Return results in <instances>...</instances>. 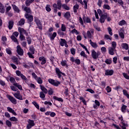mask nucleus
I'll list each match as a JSON object with an SVG mask.
<instances>
[{
  "label": "nucleus",
  "instance_id": "ddd939ff",
  "mask_svg": "<svg viewBox=\"0 0 129 129\" xmlns=\"http://www.w3.org/2000/svg\"><path fill=\"white\" fill-rule=\"evenodd\" d=\"M18 32H19L20 35H23L24 34L26 37L28 36V31L22 27H18Z\"/></svg>",
  "mask_w": 129,
  "mask_h": 129
},
{
  "label": "nucleus",
  "instance_id": "e2e57ef3",
  "mask_svg": "<svg viewBox=\"0 0 129 129\" xmlns=\"http://www.w3.org/2000/svg\"><path fill=\"white\" fill-rule=\"evenodd\" d=\"M122 75L125 79H127V80H129V76L126 73H123Z\"/></svg>",
  "mask_w": 129,
  "mask_h": 129
},
{
  "label": "nucleus",
  "instance_id": "c85d7f7f",
  "mask_svg": "<svg viewBox=\"0 0 129 129\" xmlns=\"http://www.w3.org/2000/svg\"><path fill=\"white\" fill-rule=\"evenodd\" d=\"M7 110L9 111V112H10L11 113H12V114L14 115H17V113H16V111L13 108H11L10 107H7Z\"/></svg>",
  "mask_w": 129,
  "mask_h": 129
},
{
  "label": "nucleus",
  "instance_id": "ea45409f",
  "mask_svg": "<svg viewBox=\"0 0 129 129\" xmlns=\"http://www.w3.org/2000/svg\"><path fill=\"white\" fill-rule=\"evenodd\" d=\"M13 85L16 86V87H17L20 90H23V87H22V85L19 84L18 83H15L13 84Z\"/></svg>",
  "mask_w": 129,
  "mask_h": 129
},
{
  "label": "nucleus",
  "instance_id": "473e14b6",
  "mask_svg": "<svg viewBox=\"0 0 129 129\" xmlns=\"http://www.w3.org/2000/svg\"><path fill=\"white\" fill-rule=\"evenodd\" d=\"M79 9V5L78 4H76L73 7V11L75 14H77V10Z\"/></svg>",
  "mask_w": 129,
  "mask_h": 129
},
{
  "label": "nucleus",
  "instance_id": "8fccbe9b",
  "mask_svg": "<svg viewBox=\"0 0 129 129\" xmlns=\"http://www.w3.org/2000/svg\"><path fill=\"white\" fill-rule=\"evenodd\" d=\"M29 51H30L32 54H35V48H34V46H30L29 47Z\"/></svg>",
  "mask_w": 129,
  "mask_h": 129
},
{
  "label": "nucleus",
  "instance_id": "f3484780",
  "mask_svg": "<svg viewBox=\"0 0 129 129\" xmlns=\"http://www.w3.org/2000/svg\"><path fill=\"white\" fill-rule=\"evenodd\" d=\"M107 13H105L102 15L101 16L100 19V22L101 23V24H103L104 22H105V20L106 19V18H107Z\"/></svg>",
  "mask_w": 129,
  "mask_h": 129
},
{
  "label": "nucleus",
  "instance_id": "603ef678",
  "mask_svg": "<svg viewBox=\"0 0 129 129\" xmlns=\"http://www.w3.org/2000/svg\"><path fill=\"white\" fill-rule=\"evenodd\" d=\"M103 9H105V10H108V11H109L110 10V6L107 4H104L103 6Z\"/></svg>",
  "mask_w": 129,
  "mask_h": 129
},
{
  "label": "nucleus",
  "instance_id": "c756f323",
  "mask_svg": "<svg viewBox=\"0 0 129 129\" xmlns=\"http://www.w3.org/2000/svg\"><path fill=\"white\" fill-rule=\"evenodd\" d=\"M40 87L41 90H42V92L44 93L45 94H47V93H48V90H47L44 86L40 85Z\"/></svg>",
  "mask_w": 129,
  "mask_h": 129
},
{
  "label": "nucleus",
  "instance_id": "cd10ccee",
  "mask_svg": "<svg viewBox=\"0 0 129 129\" xmlns=\"http://www.w3.org/2000/svg\"><path fill=\"white\" fill-rule=\"evenodd\" d=\"M65 44H67V41L66 40L63 39V38H60L59 40V44L61 47H64V45Z\"/></svg>",
  "mask_w": 129,
  "mask_h": 129
},
{
  "label": "nucleus",
  "instance_id": "49530a36",
  "mask_svg": "<svg viewBox=\"0 0 129 129\" xmlns=\"http://www.w3.org/2000/svg\"><path fill=\"white\" fill-rule=\"evenodd\" d=\"M32 104H33V105H34V106H35V107L37 109H40V106L39 105V104H38V103H37V102L36 101H33L32 102Z\"/></svg>",
  "mask_w": 129,
  "mask_h": 129
},
{
  "label": "nucleus",
  "instance_id": "aec40b11",
  "mask_svg": "<svg viewBox=\"0 0 129 129\" xmlns=\"http://www.w3.org/2000/svg\"><path fill=\"white\" fill-rule=\"evenodd\" d=\"M70 61H71L72 62H75L77 65H80V64L81 63V61L79 59H76L73 57H71L70 58Z\"/></svg>",
  "mask_w": 129,
  "mask_h": 129
},
{
  "label": "nucleus",
  "instance_id": "f03ea898",
  "mask_svg": "<svg viewBox=\"0 0 129 129\" xmlns=\"http://www.w3.org/2000/svg\"><path fill=\"white\" fill-rule=\"evenodd\" d=\"M94 33V30L93 29H91L90 31L87 32V34L85 31H83V35L85 39H92V34Z\"/></svg>",
  "mask_w": 129,
  "mask_h": 129
},
{
  "label": "nucleus",
  "instance_id": "052dcab7",
  "mask_svg": "<svg viewBox=\"0 0 129 129\" xmlns=\"http://www.w3.org/2000/svg\"><path fill=\"white\" fill-rule=\"evenodd\" d=\"M45 10L47 12H51V6L47 5L45 7Z\"/></svg>",
  "mask_w": 129,
  "mask_h": 129
},
{
  "label": "nucleus",
  "instance_id": "a19ab883",
  "mask_svg": "<svg viewBox=\"0 0 129 129\" xmlns=\"http://www.w3.org/2000/svg\"><path fill=\"white\" fill-rule=\"evenodd\" d=\"M57 6L58 10H61V7H62V3L61 1L58 0L57 1Z\"/></svg>",
  "mask_w": 129,
  "mask_h": 129
},
{
  "label": "nucleus",
  "instance_id": "13d9d810",
  "mask_svg": "<svg viewBox=\"0 0 129 129\" xmlns=\"http://www.w3.org/2000/svg\"><path fill=\"white\" fill-rule=\"evenodd\" d=\"M66 26L64 24H61V31L62 32H66Z\"/></svg>",
  "mask_w": 129,
  "mask_h": 129
},
{
  "label": "nucleus",
  "instance_id": "6e6552de",
  "mask_svg": "<svg viewBox=\"0 0 129 129\" xmlns=\"http://www.w3.org/2000/svg\"><path fill=\"white\" fill-rule=\"evenodd\" d=\"M48 81L50 84H51V85H53V86L58 87L59 86V85L60 84V82L55 80H53L52 79H49L48 80Z\"/></svg>",
  "mask_w": 129,
  "mask_h": 129
},
{
  "label": "nucleus",
  "instance_id": "6e6d98bb",
  "mask_svg": "<svg viewBox=\"0 0 129 129\" xmlns=\"http://www.w3.org/2000/svg\"><path fill=\"white\" fill-rule=\"evenodd\" d=\"M62 7L64 10H66V11H69V10H70V8H69V7H68V6H67V5L66 4H63L62 5Z\"/></svg>",
  "mask_w": 129,
  "mask_h": 129
},
{
  "label": "nucleus",
  "instance_id": "9d476101",
  "mask_svg": "<svg viewBox=\"0 0 129 129\" xmlns=\"http://www.w3.org/2000/svg\"><path fill=\"white\" fill-rule=\"evenodd\" d=\"M27 122L28 123L27 125V129L32 128L33 126H35V122L34 121V120L28 119V120L27 121Z\"/></svg>",
  "mask_w": 129,
  "mask_h": 129
},
{
  "label": "nucleus",
  "instance_id": "3c124183",
  "mask_svg": "<svg viewBox=\"0 0 129 129\" xmlns=\"http://www.w3.org/2000/svg\"><path fill=\"white\" fill-rule=\"evenodd\" d=\"M90 45L94 48V49H96V48L98 47L97 43H96V42H92V43Z\"/></svg>",
  "mask_w": 129,
  "mask_h": 129
},
{
  "label": "nucleus",
  "instance_id": "7c9ffc66",
  "mask_svg": "<svg viewBox=\"0 0 129 129\" xmlns=\"http://www.w3.org/2000/svg\"><path fill=\"white\" fill-rule=\"evenodd\" d=\"M119 35L121 39H124V34H123V30L120 28L119 31Z\"/></svg>",
  "mask_w": 129,
  "mask_h": 129
},
{
  "label": "nucleus",
  "instance_id": "de8ad7c7",
  "mask_svg": "<svg viewBox=\"0 0 129 129\" xmlns=\"http://www.w3.org/2000/svg\"><path fill=\"white\" fill-rule=\"evenodd\" d=\"M10 120H11V121L17 122V121H18V118L15 116H13L10 118Z\"/></svg>",
  "mask_w": 129,
  "mask_h": 129
},
{
  "label": "nucleus",
  "instance_id": "7ed1b4c3",
  "mask_svg": "<svg viewBox=\"0 0 129 129\" xmlns=\"http://www.w3.org/2000/svg\"><path fill=\"white\" fill-rule=\"evenodd\" d=\"M79 22L81 25L83 26L84 24H85L86 23L90 24L91 23V20L89 17H86L85 16H83V20L81 17H79Z\"/></svg>",
  "mask_w": 129,
  "mask_h": 129
},
{
  "label": "nucleus",
  "instance_id": "2f4dec72",
  "mask_svg": "<svg viewBox=\"0 0 129 129\" xmlns=\"http://www.w3.org/2000/svg\"><path fill=\"white\" fill-rule=\"evenodd\" d=\"M5 11L6 10L5 9V6H4L3 4L0 3V13H1V14H4Z\"/></svg>",
  "mask_w": 129,
  "mask_h": 129
},
{
  "label": "nucleus",
  "instance_id": "4be33fe9",
  "mask_svg": "<svg viewBox=\"0 0 129 129\" xmlns=\"http://www.w3.org/2000/svg\"><path fill=\"white\" fill-rule=\"evenodd\" d=\"M113 70H106L105 72V75H106V76H111L112 75H113Z\"/></svg>",
  "mask_w": 129,
  "mask_h": 129
},
{
  "label": "nucleus",
  "instance_id": "6ab92c4d",
  "mask_svg": "<svg viewBox=\"0 0 129 129\" xmlns=\"http://www.w3.org/2000/svg\"><path fill=\"white\" fill-rule=\"evenodd\" d=\"M7 98H8L11 102H12V103H13V104H17V100L15 98H14V97L11 95H8Z\"/></svg>",
  "mask_w": 129,
  "mask_h": 129
},
{
  "label": "nucleus",
  "instance_id": "1a4fd4ad",
  "mask_svg": "<svg viewBox=\"0 0 129 129\" xmlns=\"http://www.w3.org/2000/svg\"><path fill=\"white\" fill-rule=\"evenodd\" d=\"M14 96L17 99H19V100H23V96L21 94V92L20 91H17L16 93H12Z\"/></svg>",
  "mask_w": 129,
  "mask_h": 129
},
{
  "label": "nucleus",
  "instance_id": "9b49d317",
  "mask_svg": "<svg viewBox=\"0 0 129 129\" xmlns=\"http://www.w3.org/2000/svg\"><path fill=\"white\" fill-rule=\"evenodd\" d=\"M25 17L27 19L29 24H31V22L34 21V17H33V15L26 13L25 15Z\"/></svg>",
  "mask_w": 129,
  "mask_h": 129
},
{
  "label": "nucleus",
  "instance_id": "864d4df0",
  "mask_svg": "<svg viewBox=\"0 0 129 129\" xmlns=\"http://www.w3.org/2000/svg\"><path fill=\"white\" fill-rule=\"evenodd\" d=\"M35 80L39 84H42L43 83V81H42V79L40 77H37Z\"/></svg>",
  "mask_w": 129,
  "mask_h": 129
},
{
  "label": "nucleus",
  "instance_id": "dca6fc26",
  "mask_svg": "<svg viewBox=\"0 0 129 129\" xmlns=\"http://www.w3.org/2000/svg\"><path fill=\"white\" fill-rule=\"evenodd\" d=\"M55 72L58 77V78H61V76L62 75L63 76H65V73H62L61 71H60V69L58 68H55Z\"/></svg>",
  "mask_w": 129,
  "mask_h": 129
},
{
  "label": "nucleus",
  "instance_id": "774afa93",
  "mask_svg": "<svg viewBox=\"0 0 129 129\" xmlns=\"http://www.w3.org/2000/svg\"><path fill=\"white\" fill-rule=\"evenodd\" d=\"M2 40L3 41V44H6V42H7V37L5 36H2Z\"/></svg>",
  "mask_w": 129,
  "mask_h": 129
},
{
  "label": "nucleus",
  "instance_id": "4468645a",
  "mask_svg": "<svg viewBox=\"0 0 129 129\" xmlns=\"http://www.w3.org/2000/svg\"><path fill=\"white\" fill-rule=\"evenodd\" d=\"M18 32H19L20 35H23L24 34L26 37L28 36V31L22 27H18Z\"/></svg>",
  "mask_w": 129,
  "mask_h": 129
},
{
  "label": "nucleus",
  "instance_id": "69168bd1",
  "mask_svg": "<svg viewBox=\"0 0 129 129\" xmlns=\"http://www.w3.org/2000/svg\"><path fill=\"white\" fill-rule=\"evenodd\" d=\"M111 47L114 48V49H116V42L115 41H113L111 43Z\"/></svg>",
  "mask_w": 129,
  "mask_h": 129
},
{
  "label": "nucleus",
  "instance_id": "412c9836",
  "mask_svg": "<svg viewBox=\"0 0 129 129\" xmlns=\"http://www.w3.org/2000/svg\"><path fill=\"white\" fill-rule=\"evenodd\" d=\"M77 1V2H78V3H80V4H81V5H82V6H83L84 5V8L85 9V10H87V1L86 0H84L83 2H82V0H76Z\"/></svg>",
  "mask_w": 129,
  "mask_h": 129
},
{
  "label": "nucleus",
  "instance_id": "0eeeda50",
  "mask_svg": "<svg viewBox=\"0 0 129 129\" xmlns=\"http://www.w3.org/2000/svg\"><path fill=\"white\" fill-rule=\"evenodd\" d=\"M101 54L100 52L97 51L96 52L94 49L91 50V56L93 59H98Z\"/></svg>",
  "mask_w": 129,
  "mask_h": 129
},
{
  "label": "nucleus",
  "instance_id": "5fc2aeb1",
  "mask_svg": "<svg viewBox=\"0 0 129 129\" xmlns=\"http://www.w3.org/2000/svg\"><path fill=\"white\" fill-rule=\"evenodd\" d=\"M71 33H72V34H76V35H79V32H78V31H77V30L76 29H73L71 31Z\"/></svg>",
  "mask_w": 129,
  "mask_h": 129
},
{
  "label": "nucleus",
  "instance_id": "393cba45",
  "mask_svg": "<svg viewBox=\"0 0 129 129\" xmlns=\"http://www.w3.org/2000/svg\"><path fill=\"white\" fill-rule=\"evenodd\" d=\"M12 6L15 13H17L19 14V13H20V9H19V7H18V6H16L15 4H12Z\"/></svg>",
  "mask_w": 129,
  "mask_h": 129
},
{
  "label": "nucleus",
  "instance_id": "f8f14e48",
  "mask_svg": "<svg viewBox=\"0 0 129 129\" xmlns=\"http://www.w3.org/2000/svg\"><path fill=\"white\" fill-rule=\"evenodd\" d=\"M34 21L36 24L37 25L38 29L39 30H42L43 27H42V23H41V21L37 17H34Z\"/></svg>",
  "mask_w": 129,
  "mask_h": 129
},
{
  "label": "nucleus",
  "instance_id": "f704fd0d",
  "mask_svg": "<svg viewBox=\"0 0 129 129\" xmlns=\"http://www.w3.org/2000/svg\"><path fill=\"white\" fill-rule=\"evenodd\" d=\"M53 98L54 100H57V101H59V102H63L64 101V100L62 98H59L56 96H54Z\"/></svg>",
  "mask_w": 129,
  "mask_h": 129
},
{
  "label": "nucleus",
  "instance_id": "09e8293b",
  "mask_svg": "<svg viewBox=\"0 0 129 129\" xmlns=\"http://www.w3.org/2000/svg\"><path fill=\"white\" fill-rule=\"evenodd\" d=\"M114 3H118L119 6L123 7V1L122 0H116V2H114Z\"/></svg>",
  "mask_w": 129,
  "mask_h": 129
},
{
  "label": "nucleus",
  "instance_id": "c03bdc74",
  "mask_svg": "<svg viewBox=\"0 0 129 129\" xmlns=\"http://www.w3.org/2000/svg\"><path fill=\"white\" fill-rule=\"evenodd\" d=\"M80 45L81 47H82V48L85 50V51L88 53V54H90V52H89V51H88V49H87V47H86V46H85V45H84L81 43H80Z\"/></svg>",
  "mask_w": 129,
  "mask_h": 129
},
{
  "label": "nucleus",
  "instance_id": "72a5a7b5",
  "mask_svg": "<svg viewBox=\"0 0 129 129\" xmlns=\"http://www.w3.org/2000/svg\"><path fill=\"white\" fill-rule=\"evenodd\" d=\"M63 17H64L66 19H67V20H69V19H70V17H71V14H70V12L68 11L67 12H66L64 14Z\"/></svg>",
  "mask_w": 129,
  "mask_h": 129
},
{
  "label": "nucleus",
  "instance_id": "bb28decb",
  "mask_svg": "<svg viewBox=\"0 0 129 129\" xmlns=\"http://www.w3.org/2000/svg\"><path fill=\"white\" fill-rule=\"evenodd\" d=\"M99 105H100V103H99V101H98L97 100H95V104L93 105V108L95 109H97V108H98L99 107Z\"/></svg>",
  "mask_w": 129,
  "mask_h": 129
},
{
  "label": "nucleus",
  "instance_id": "39448f33",
  "mask_svg": "<svg viewBox=\"0 0 129 129\" xmlns=\"http://www.w3.org/2000/svg\"><path fill=\"white\" fill-rule=\"evenodd\" d=\"M15 73L16 74L17 76H19V77H21V78L22 79L23 81L25 82H27L28 81V78L25 76L23 74H22V72L20 71H16L15 72Z\"/></svg>",
  "mask_w": 129,
  "mask_h": 129
},
{
  "label": "nucleus",
  "instance_id": "680f3d73",
  "mask_svg": "<svg viewBox=\"0 0 129 129\" xmlns=\"http://www.w3.org/2000/svg\"><path fill=\"white\" fill-rule=\"evenodd\" d=\"M107 31L109 33V34H110V36H112V35H113V34L112 33V29H111V28L108 27Z\"/></svg>",
  "mask_w": 129,
  "mask_h": 129
},
{
  "label": "nucleus",
  "instance_id": "20e7f679",
  "mask_svg": "<svg viewBox=\"0 0 129 129\" xmlns=\"http://www.w3.org/2000/svg\"><path fill=\"white\" fill-rule=\"evenodd\" d=\"M53 29L52 27H50L48 29V36L50 38L51 41H53V40L55 39V38L57 37V32H53L52 34V33L51 32H53Z\"/></svg>",
  "mask_w": 129,
  "mask_h": 129
},
{
  "label": "nucleus",
  "instance_id": "79ce46f5",
  "mask_svg": "<svg viewBox=\"0 0 129 129\" xmlns=\"http://www.w3.org/2000/svg\"><path fill=\"white\" fill-rule=\"evenodd\" d=\"M24 11L28 14L31 13L32 12V11H31V8L27 7H24Z\"/></svg>",
  "mask_w": 129,
  "mask_h": 129
},
{
  "label": "nucleus",
  "instance_id": "c9c22d12",
  "mask_svg": "<svg viewBox=\"0 0 129 129\" xmlns=\"http://www.w3.org/2000/svg\"><path fill=\"white\" fill-rule=\"evenodd\" d=\"M13 27H14V21H10L9 22V25H8V28L9 30H12Z\"/></svg>",
  "mask_w": 129,
  "mask_h": 129
},
{
  "label": "nucleus",
  "instance_id": "a878e982",
  "mask_svg": "<svg viewBox=\"0 0 129 129\" xmlns=\"http://www.w3.org/2000/svg\"><path fill=\"white\" fill-rule=\"evenodd\" d=\"M60 64H61V66L66 67V68H68V67H69V66L67 63V60H66L62 59V60L60 62Z\"/></svg>",
  "mask_w": 129,
  "mask_h": 129
},
{
  "label": "nucleus",
  "instance_id": "423d86ee",
  "mask_svg": "<svg viewBox=\"0 0 129 129\" xmlns=\"http://www.w3.org/2000/svg\"><path fill=\"white\" fill-rule=\"evenodd\" d=\"M19 36V32L15 31L13 33V35L11 36V39L13 42H15V43H17V44H19V42L18 41V39L17 38H18Z\"/></svg>",
  "mask_w": 129,
  "mask_h": 129
},
{
  "label": "nucleus",
  "instance_id": "338daca9",
  "mask_svg": "<svg viewBox=\"0 0 129 129\" xmlns=\"http://www.w3.org/2000/svg\"><path fill=\"white\" fill-rule=\"evenodd\" d=\"M125 110H126V106L123 105L121 107V111L122 112H125Z\"/></svg>",
  "mask_w": 129,
  "mask_h": 129
},
{
  "label": "nucleus",
  "instance_id": "b1692460",
  "mask_svg": "<svg viewBox=\"0 0 129 129\" xmlns=\"http://www.w3.org/2000/svg\"><path fill=\"white\" fill-rule=\"evenodd\" d=\"M39 61H40L41 62V65H44V64H46V62H47L46 58H45V57H44V56L39 57Z\"/></svg>",
  "mask_w": 129,
  "mask_h": 129
},
{
  "label": "nucleus",
  "instance_id": "bf43d9fd",
  "mask_svg": "<svg viewBox=\"0 0 129 129\" xmlns=\"http://www.w3.org/2000/svg\"><path fill=\"white\" fill-rule=\"evenodd\" d=\"M25 24V19H22L20 20V21L19 22V26H23V25H24Z\"/></svg>",
  "mask_w": 129,
  "mask_h": 129
},
{
  "label": "nucleus",
  "instance_id": "4d7b16f0",
  "mask_svg": "<svg viewBox=\"0 0 129 129\" xmlns=\"http://www.w3.org/2000/svg\"><path fill=\"white\" fill-rule=\"evenodd\" d=\"M63 32V31H62L61 30H58L57 31V34L59 35V36H65V33Z\"/></svg>",
  "mask_w": 129,
  "mask_h": 129
},
{
  "label": "nucleus",
  "instance_id": "f257e3e1",
  "mask_svg": "<svg viewBox=\"0 0 129 129\" xmlns=\"http://www.w3.org/2000/svg\"><path fill=\"white\" fill-rule=\"evenodd\" d=\"M118 119L120 120L119 126L115 124H113V126L116 129H126L127 126V122L125 120H123V117H122V116L121 115L119 116Z\"/></svg>",
  "mask_w": 129,
  "mask_h": 129
},
{
  "label": "nucleus",
  "instance_id": "2eb2a0df",
  "mask_svg": "<svg viewBox=\"0 0 129 129\" xmlns=\"http://www.w3.org/2000/svg\"><path fill=\"white\" fill-rule=\"evenodd\" d=\"M18 32H19L20 35H23L24 34L26 37L28 36V31L22 27H18Z\"/></svg>",
  "mask_w": 129,
  "mask_h": 129
},
{
  "label": "nucleus",
  "instance_id": "0e129e2a",
  "mask_svg": "<svg viewBox=\"0 0 129 129\" xmlns=\"http://www.w3.org/2000/svg\"><path fill=\"white\" fill-rule=\"evenodd\" d=\"M80 55L82 57H84V58H87V55L85 54V52L83 51H82L80 53Z\"/></svg>",
  "mask_w": 129,
  "mask_h": 129
},
{
  "label": "nucleus",
  "instance_id": "58836bf2",
  "mask_svg": "<svg viewBox=\"0 0 129 129\" xmlns=\"http://www.w3.org/2000/svg\"><path fill=\"white\" fill-rule=\"evenodd\" d=\"M118 25L119 26H125V25H127L126 21L124 20H122L119 22Z\"/></svg>",
  "mask_w": 129,
  "mask_h": 129
},
{
  "label": "nucleus",
  "instance_id": "5701e85b",
  "mask_svg": "<svg viewBox=\"0 0 129 129\" xmlns=\"http://www.w3.org/2000/svg\"><path fill=\"white\" fill-rule=\"evenodd\" d=\"M108 52L110 55H114V52H116V49L115 48H112L111 47H109L108 48Z\"/></svg>",
  "mask_w": 129,
  "mask_h": 129
},
{
  "label": "nucleus",
  "instance_id": "a18cd8bd",
  "mask_svg": "<svg viewBox=\"0 0 129 129\" xmlns=\"http://www.w3.org/2000/svg\"><path fill=\"white\" fill-rule=\"evenodd\" d=\"M39 95H40L39 96H40V98H42V99H43V100L44 99L45 97H46V95L43 92H40Z\"/></svg>",
  "mask_w": 129,
  "mask_h": 129
},
{
  "label": "nucleus",
  "instance_id": "e433bc0d",
  "mask_svg": "<svg viewBox=\"0 0 129 129\" xmlns=\"http://www.w3.org/2000/svg\"><path fill=\"white\" fill-rule=\"evenodd\" d=\"M121 47L124 50H128V44L127 43H122Z\"/></svg>",
  "mask_w": 129,
  "mask_h": 129
},
{
  "label": "nucleus",
  "instance_id": "37998d69",
  "mask_svg": "<svg viewBox=\"0 0 129 129\" xmlns=\"http://www.w3.org/2000/svg\"><path fill=\"white\" fill-rule=\"evenodd\" d=\"M47 92L48 93V95H53V94L54 93V90L51 88H49V90L47 91Z\"/></svg>",
  "mask_w": 129,
  "mask_h": 129
},
{
  "label": "nucleus",
  "instance_id": "4c0bfd02",
  "mask_svg": "<svg viewBox=\"0 0 129 129\" xmlns=\"http://www.w3.org/2000/svg\"><path fill=\"white\" fill-rule=\"evenodd\" d=\"M35 2V0H26L25 2L26 6L29 7L31 4H33Z\"/></svg>",
  "mask_w": 129,
  "mask_h": 129
},
{
  "label": "nucleus",
  "instance_id": "a211bd4d",
  "mask_svg": "<svg viewBox=\"0 0 129 129\" xmlns=\"http://www.w3.org/2000/svg\"><path fill=\"white\" fill-rule=\"evenodd\" d=\"M17 52L18 53V54L20 56H23V55H24V50L21 48L20 45L17 46Z\"/></svg>",
  "mask_w": 129,
  "mask_h": 129
}]
</instances>
